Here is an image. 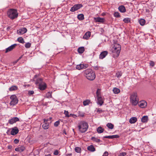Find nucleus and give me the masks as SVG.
Listing matches in <instances>:
<instances>
[{"label":"nucleus","mask_w":156,"mask_h":156,"mask_svg":"<svg viewBox=\"0 0 156 156\" xmlns=\"http://www.w3.org/2000/svg\"><path fill=\"white\" fill-rule=\"evenodd\" d=\"M85 76L88 80H93L96 77L95 72L90 69H87L83 71Z\"/></svg>","instance_id":"f257e3e1"},{"label":"nucleus","mask_w":156,"mask_h":156,"mask_svg":"<svg viewBox=\"0 0 156 156\" xmlns=\"http://www.w3.org/2000/svg\"><path fill=\"white\" fill-rule=\"evenodd\" d=\"M79 131L81 133H84L87 130L88 125L87 123L85 122H81L78 126Z\"/></svg>","instance_id":"f03ea898"},{"label":"nucleus","mask_w":156,"mask_h":156,"mask_svg":"<svg viewBox=\"0 0 156 156\" xmlns=\"http://www.w3.org/2000/svg\"><path fill=\"white\" fill-rule=\"evenodd\" d=\"M121 49V45L119 44L115 43L113 45L111 50L113 53L115 54L117 56H118Z\"/></svg>","instance_id":"7ed1b4c3"},{"label":"nucleus","mask_w":156,"mask_h":156,"mask_svg":"<svg viewBox=\"0 0 156 156\" xmlns=\"http://www.w3.org/2000/svg\"><path fill=\"white\" fill-rule=\"evenodd\" d=\"M137 94L136 92H133L130 96V99L131 103L134 105H136L138 103V100L137 98Z\"/></svg>","instance_id":"20e7f679"},{"label":"nucleus","mask_w":156,"mask_h":156,"mask_svg":"<svg viewBox=\"0 0 156 156\" xmlns=\"http://www.w3.org/2000/svg\"><path fill=\"white\" fill-rule=\"evenodd\" d=\"M7 15L9 18L12 20H13L17 17L18 13L17 10H8Z\"/></svg>","instance_id":"39448f33"},{"label":"nucleus","mask_w":156,"mask_h":156,"mask_svg":"<svg viewBox=\"0 0 156 156\" xmlns=\"http://www.w3.org/2000/svg\"><path fill=\"white\" fill-rule=\"evenodd\" d=\"M10 98L11 100V102L9 103L10 105L13 106L17 104L18 100L15 95L13 94L11 95Z\"/></svg>","instance_id":"423d86ee"},{"label":"nucleus","mask_w":156,"mask_h":156,"mask_svg":"<svg viewBox=\"0 0 156 156\" xmlns=\"http://www.w3.org/2000/svg\"><path fill=\"white\" fill-rule=\"evenodd\" d=\"M27 29L25 27H22L17 30V34L19 35H22L27 32Z\"/></svg>","instance_id":"0eeeda50"},{"label":"nucleus","mask_w":156,"mask_h":156,"mask_svg":"<svg viewBox=\"0 0 156 156\" xmlns=\"http://www.w3.org/2000/svg\"><path fill=\"white\" fill-rule=\"evenodd\" d=\"M48 121H49L48 119H44V123L42 125V127L44 129H47L49 128V124L47 122Z\"/></svg>","instance_id":"6e6552de"},{"label":"nucleus","mask_w":156,"mask_h":156,"mask_svg":"<svg viewBox=\"0 0 156 156\" xmlns=\"http://www.w3.org/2000/svg\"><path fill=\"white\" fill-rule=\"evenodd\" d=\"M19 120V119L18 118L15 117L9 119L8 122L11 124H12Z\"/></svg>","instance_id":"1a4fd4ad"},{"label":"nucleus","mask_w":156,"mask_h":156,"mask_svg":"<svg viewBox=\"0 0 156 156\" xmlns=\"http://www.w3.org/2000/svg\"><path fill=\"white\" fill-rule=\"evenodd\" d=\"M19 132V130L17 127H14L12 129L11 132V134L12 135H15L17 134Z\"/></svg>","instance_id":"9d476101"},{"label":"nucleus","mask_w":156,"mask_h":156,"mask_svg":"<svg viewBox=\"0 0 156 156\" xmlns=\"http://www.w3.org/2000/svg\"><path fill=\"white\" fill-rule=\"evenodd\" d=\"M83 7V5L81 4H75L71 7L70 10H78Z\"/></svg>","instance_id":"9b49d317"},{"label":"nucleus","mask_w":156,"mask_h":156,"mask_svg":"<svg viewBox=\"0 0 156 156\" xmlns=\"http://www.w3.org/2000/svg\"><path fill=\"white\" fill-rule=\"evenodd\" d=\"M17 44H15L6 48L5 51V53H7L9 51H11L13 49L15 48L16 46H17Z\"/></svg>","instance_id":"f8f14e48"},{"label":"nucleus","mask_w":156,"mask_h":156,"mask_svg":"<svg viewBox=\"0 0 156 156\" xmlns=\"http://www.w3.org/2000/svg\"><path fill=\"white\" fill-rule=\"evenodd\" d=\"M39 89L41 90H44L47 87V85L45 82L38 85Z\"/></svg>","instance_id":"ddd939ff"},{"label":"nucleus","mask_w":156,"mask_h":156,"mask_svg":"<svg viewBox=\"0 0 156 156\" xmlns=\"http://www.w3.org/2000/svg\"><path fill=\"white\" fill-rule=\"evenodd\" d=\"M97 98L98 104L100 106L102 105L104 103V101L102 98L101 96H98Z\"/></svg>","instance_id":"4468645a"},{"label":"nucleus","mask_w":156,"mask_h":156,"mask_svg":"<svg viewBox=\"0 0 156 156\" xmlns=\"http://www.w3.org/2000/svg\"><path fill=\"white\" fill-rule=\"evenodd\" d=\"M108 52L107 51H104L102 52L99 55V58L102 59L105 58L108 54Z\"/></svg>","instance_id":"2eb2a0df"},{"label":"nucleus","mask_w":156,"mask_h":156,"mask_svg":"<svg viewBox=\"0 0 156 156\" xmlns=\"http://www.w3.org/2000/svg\"><path fill=\"white\" fill-rule=\"evenodd\" d=\"M94 20L96 22L101 23H103L105 21V19L104 18H102L100 17L95 18H94Z\"/></svg>","instance_id":"dca6fc26"},{"label":"nucleus","mask_w":156,"mask_h":156,"mask_svg":"<svg viewBox=\"0 0 156 156\" xmlns=\"http://www.w3.org/2000/svg\"><path fill=\"white\" fill-rule=\"evenodd\" d=\"M138 105L141 108H143L146 106L147 103L145 101H142L139 102Z\"/></svg>","instance_id":"f3484780"},{"label":"nucleus","mask_w":156,"mask_h":156,"mask_svg":"<svg viewBox=\"0 0 156 156\" xmlns=\"http://www.w3.org/2000/svg\"><path fill=\"white\" fill-rule=\"evenodd\" d=\"M119 137V136L118 135H113L111 136H105L103 137V138L108 139L118 138Z\"/></svg>","instance_id":"a211bd4d"},{"label":"nucleus","mask_w":156,"mask_h":156,"mask_svg":"<svg viewBox=\"0 0 156 156\" xmlns=\"http://www.w3.org/2000/svg\"><path fill=\"white\" fill-rule=\"evenodd\" d=\"M87 149L88 151L92 152H93L95 151V148L92 145L88 146L87 147Z\"/></svg>","instance_id":"6ab92c4d"},{"label":"nucleus","mask_w":156,"mask_h":156,"mask_svg":"<svg viewBox=\"0 0 156 156\" xmlns=\"http://www.w3.org/2000/svg\"><path fill=\"white\" fill-rule=\"evenodd\" d=\"M90 35V32H87L83 37V38L86 40H88Z\"/></svg>","instance_id":"aec40b11"},{"label":"nucleus","mask_w":156,"mask_h":156,"mask_svg":"<svg viewBox=\"0 0 156 156\" xmlns=\"http://www.w3.org/2000/svg\"><path fill=\"white\" fill-rule=\"evenodd\" d=\"M43 79L41 78H38L37 79L35 84L37 86L44 83Z\"/></svg>","instance_id":"412c9836"},{"label":"nucleus","mask_w":156,"mask_h":156,"mask_svg":"<svg viewBox=\"0 0 156 156\" xmlns=\"http://www.w3.org/2000/svg\"><path fill=\"white\" fill-rule=\"evenodd\" d=\"M137 119L136 117H132L129 120V122L130 123L133 124L135 123L137 121Z\"/></svg>","instance_id":"4be33fe9"},{"label":"nucleus","mask_w":156,"mask_h":156,"mask_svg":"<svg viewBox=\"0 0 156 156\" xmlns=\"http://www.w3.org/2000/svg\"><path fill=\"white\" fill-rule=\"evenodd\" d=\"M148 120V117L147 116L145 115L143 116L141 119V122L143 123L147 122Z\"/></svg>","instance_id":"5701e85b"},{"label":"nucleus","mask_w":156,"mask_h":156,"mask_svg":"<svg viewBox=\"0 0 156 156\" xmlns=\"http://www.w3.org/2000/svg\"><path fill=\"white\" fill-rule=\"evenodd\" d=\"M84 48L83 47H79L77 50L78 52L80 54L83 53L84 52Z\"/></svg>","instance_id":"b1692460"},{"label":"nucleus","mask_w":156,"mask_h":156,"mask_svg":"<svg viewBox=\"0 0 156 156\" xmlns=\"http://www.w3.org/2000/svg\"><path fill=\"white\" fill-rule=\"evenodd\" d=\"M97 131L99 133H103L104 130V129L102 127L99 126L97 129Z\"/></svg>","instance_id":"393cba45"},{"label":"nucleus","mask_w":156,"mask_h":156,"mask_svg":"<svg viewBox=\"0 0 156 156\" xmlns=\"http://www.w3.org/2000/svg\"><path fill=\"white\" fill-rule=\"evenodd\" d=\"M91 139L93 141L97 143H99L101 142V140L100 139L94 137H92L91 138Z\"/></svg>","instance_id":"a878e982"},{"label":"nucleus","mask_w":156,"mask_h":156,"mask_svg":"<svg viewBox=\"0 0 156 156\" xmlns=\"http://www.w3.org/2000/svg\"><path fill=\"white\" fill-rule=\"evenodd\" d=\"M17 87L16 86H13L9 88V90L10 91H12L16 90L17 89Z\"/></svg>","instance_id":"bb28decb"},{"label":"nucleus","mask_w":156,"mask_h":156,"mask_svg":"<svg viewBox=\"0 0 156 156\" xmlns=\"http://www.w3.org/2000/svg\"><path fill=\"white\" fill-rule=\"evenodd\" d=\"M113 91L115 94H118L120 92V90L118 88L115 87L113 88Z\"/></svg>","instance_id":"cd10ccee"},{"label":"nucleus","mask_w":156,"mask_h":156,"mask_svg":"<svg viewBox=\"0 0 156 156\" xmlns=\"http://www.w3.org/2000/svg\"><path fill=\"white\" fill-rule=\"evenodd\" d=\"M78 19L80 20H82L84 19V15L82 14H78L77 16Z\"/></svg>","instance_id":"c85d7f7f"},{"label":"nucleus","mask_w":156,"mask_h":156,"mask_svg":"<svg viewBox=\"0 0 156 156\" xmlns=\"http://www.w3.org/2000/svg\"><path fill=\"white\" fill-rule=\"evenodd\" d=\"M106 126L108 128L111 129H113L114 127V125L110 123H108Z\"/></svg>","instance_id":"c756f323"},{"label":"nucleus","mask_w":156,"mask_h":156,"mask_svg":"<svg viewBox=\"0 0 156 156\" xmlns=\"http://www.w3.org/2000/svg\"><path fill=\"white\" fill-rule=\"evenodd\" d=\"M140 24L141 26H144L145 23V21L144 19H141L139 21Z\"/></svg>","instance_id":"7c9ffc66"},{"label":"nucleus","mask_w":156,"mask_h":156,"mask_svg":"<svg viewBox=\"0 0 156 156\" xmlns=\"http://www.w3.org/2000/svg\"><path fill=\"white\" fill-rule=\"evenodd\" d=\"M17 41L19 42L22 44H24L25 43L22 37L18 38Z\"/></svg>","instance_id":"2f4dec72"},{"label":"nucleus","mask_w":156,"mask_h":156,"mask_svg":"<svg viewBox=\"0 0 156 156\" xmlns=\"http://www.w3.org/2000/svg\"><path fill=\"white\" fill-rule=\"evenodd\" d=\"M123 21L125 23H130L131 21V20L130 18H125L123 19Z\"/></svg>","instance_id":"473e14b6"},{"label":"nucleus","mask_w":156,"mask_h":156,"mask_svg":"<svg viewBox=\"0 0 156 156\" xmlns=\"http://www.w3.org/2000/svg\"><path fill=\"white\" fill-rule=\"evenodd\" d=\"M75 151L77 153H80L81 152V149L79 147H76L75 148Z\"/></svg>","instance_id":"72a5a7b5"},{"label":"nucleus","mask_w":156,"mask_h":156,"mask_svg":"<svg viewBox=\"0 0 156 156\" xmlns=\"http://www.w3.org/2000/svg\"><path fill=\"white\" fill-rule=\"evenodd\" d=\"M76 69L79 70L82 69V64H80L79 65H77L76 66Z\"/></svg>","instance_id":"f704fd0d"},{"label":"nucleus","mask_w":156,"mask_h":156,"mask_svg":"<svg viewBox=\"0 0 156 156\" xmlns=\"http://www.w3.org/2000/svg\"><path fill=\"white\" fill-rule=\"evenodd\" d=\"M52 92H48L46 94V97L48 98H52Z\"/></svg>","instance_id":"c9c22d12"},{"label":"nucleus","mask_w":156,"mask_h":156,"mask_svg":"<svg viewBox=\"0 0 156 156\" xmlns=\"http://www.w3.org/2000/svg\"><path fill=\"white\" fill-rule=\"evenodd\" d=\"M122 73L121 72H118L116 73V76L118 78H120L122 75Z\"/></svg>","instance_id":"e433bc0d"},{"label":"nucleus","mask_w":156,"mask_h":156,"mask_svg":"<svg viewBox=\"0 0 156 156\" xmlns=\"http://www.w3.org/2000/svg\"><path fill=\"white\" fill-rule=\"evenodd\" d=\"M114 16L115 17L118 18L120 17L119 13L118 12H115L114 14Z\"/></svg>","instance_id":"4c0bfd02"},{"label":"nucleus","mask_w":156,"mask_h":156,"mask_svg":"<svg viewBox=\"0 0 156 156\" xmlns=\"http://www.w3.org/2000/svg\"><path fill=\"white\" fill-rule=\"evenodd\" d=\"M31 44L30 43H29V42H28L27 43H26L25 44V47L26 48H30L31 46Z\"/></svg>","instance_id":"58836bf2"},{"label":"nucleus","mask_w":156,"mask_h":156,"mask_svg":"<svg viewBox=\"0 0 156 156\" xmlns=\"http://www.w3.org/2000/svg\"><path fill=\"white\" fill-rule=\"evenodd\" d=\"M118 10H126V8L124 5H121L118 7Z\"/></svg>","instance_id":"ea45409f"},{"label":"nucleus","mask_w":156,"mask_h":156,"mask_svg":"<svg viewBox=\"0 0 156 156\" xmlns=\"http://www.w3.org/2000/svg\"><path fill=\"white\" fill-rule=\"evenodd\" d=\"M88 65L87 64H82V69H84L87 68L88 67Z\"/></svg>","instance_id":"a19ab883"},{"label":"nucleus","mask_w":156,"mask_h":156,"mask_svg":"<svg viewBox=\"0 0 156 156\" xmlns=\"http://www.w3.org/2000/svg\"><path fill=\"white\" fill-rule=\"evenodd\" d=\"M69 112L68 111H66V110L64 111V114L65 115V116L67 117H69Z\"/></svg>","instance_id":"79ce46f5"},{"label":"nucleus","mask_w":156,"mask_h":156,"mask_svg":"<svg viewBox=\"0 0 156 156\" xmlns=\"http://www.w3.org/2000/svg\"><path fill=\"white\" fill-rule=\"evenodd\" d=\"M20 152H23L25 150V148L23 146H21L19 147Z\"/></svg>","instance_id":"37998d69"},{"label":"nucleus","mask_w":156,"mask_h":156,"mask_svg":"<svg viewBox=\"0 0 156 156\" xmlns=\"http://www.w3.org/2000/svg\"><path fill=\"white\" fill-rule=\"evenodd\" d=\"M89 101L88 100H86L83 102V104L84 106H86L88 105Z\"/></svg>","instance_id":"c03bdc74"},{"label":"nucleus","mask_w":156,"mask_h":156,"mask_svg":"<svg viewBox=\"0 0 156 156\" xmlns=\"http://www.w3.org/2000/svg\"><path fill=\"white\" fill-rule=\"evenodd\" d=\"M59 123L60 122L59 121H57L56 122H55L54 124V125L55 126L57 127L59 125Z\"/></svg>","instance_id":"a18cd8bd"},{"label":"nucleus","mask_w":156,"mask_h":156,"mask_svg":"<svg viewBox=\"0 0 156 156\" xmlns=\"http://www.w3.org/2000/svg\"><path fill=\"white\" fill-rule=\"evenodd\" d=\"M104 112V111L102 110L100 108H98L97 109V113H101L103 112Z\"/></svg>","instance_id":"49530a36"},{"label":"nucleus","mask_w":156,"mask_h":156,"mask_svg":"<svg viewBox=\"0 0 156 156\" xmlns=\"http://www.w3.org/2000/svg\"><path fill=\"white\" fill-rule=\"evenodd\" d=\"M150 66L152 67H153L154 65V62L152 61H150Z\"/></svg>","instance_id":"de8ad7c7"},{"label":"nucleus","mask_w":156,"mask_h":156,"mask_svg":"<svg viewBox=\"0 0 156 156\" xmlns=\"http://www.w3.org/2000/svg\"><path fill=\"white\" fill-rule=\"evenodd\" d=\"M54 154L55 155H58V151L57 150H55L54 152Z\"/></svg>","instance_id":"09e8293b"},{"label":"nucleus","mask_w":156,"mask_h":156,"mask_svg":"<svg viewBox=\"0 0 156 156\" xmlns=\"http://www.w3.org/2000/svg\"><path fill=\"white\" fill-rule=\"evenodd\" d=\"M34 93V91L33 90L29 91L28 92V94L30 95H32Z\"/></svg>","instance_id":"8fccbe9b"},{"label":"nucleus","mask_w":156,"mask_h":156,"mask_svg":"<svg viewBox=\"0 0 156 156\" xmlns=\"http://www.w3.org/2000/svg\"><path fill=\"white\" fill-rule=\"evenodd\" d=\"M108 152L107 151H105L102 156H108Z\"/></svg>","instance_id":"3c124183"},{"label":"nucleus","mask_w":156,"mask_h":156,"mask_svg":"<svg viewBox=\"0 0 156 156\" xmlns=\"http://www.w3.org/2000/svg\"><path fill=\"white\" fill-rule=\"evenodd\" d=\"M99 90V89H98V90L96 92V94H97V97H98V96H100V93L99 92L98 90Z\"/></svg>","instance_id":"603ef678"},{"label":"nucleus","mask_w":156,"mask_h":156,"mask_svg":"<svg viewBox=\"0 0 156 156\" xmlns=\"http://www.w3.org/2000/svg\"><path fill=\"white\" fill-rule=\"evenodd\" d=\"M93 67L95 70H97L99 69L100 68V66H94Z\"/></svg>","instance_id":"864d4df0"},{"label":"nucleus","mask_w":156,"mask_h":156,"mask_svg":"<svg viewBox=\"0 0 156 156\" xmlns=\"http://www.w3.org/2000/svg\"><path fill=\"white\" fill-rule=\"evenodd\" d=\"M126 153L125 152H122V153H120V155H121L120 156H125L126 155Z\"/></svg>","instance_id":"5fc2aeb1"},{"label":"nucleus","mask_w":156,"mask_h":156,"mask_svg":"<svg viewBox=\"0 0 156 156\" xmlns=\"http://www.w3.org/2000/svg\"><path fill=\"white\" fill-rule=\"evenodd\" d=\"M14 143L16 144H17L19 142V140H18L16 139H15L14 141Z\"/></svg>","instance_id":"6e6d98bb"},{"label":"nucleus","mask_w":156,"mask_h":156,"mask_svg":"<svg viewBox=\"0 0 156 156\" xmlns=\"http://www.w3.org/2000/svg\"><path fill=\"white\" fill-rule=\"evenodd\" d=\"M15 151H17L20 152V150L19 147L16 148L15 149Z\"/></svg>","instance_id":"4d7b16f0"},{"label":"nucleus","mask_w":156,"mask_h":156,"mask_svg":"<svg viewBox=\"0 0 156 156\" xmlns=\"http://www.w3.org/2000/svg\"><path fill=\"white\" fill-rule=\"evenodd\" d=\"M48 103H51V102H46L44 104V105L46 106H47L48 105Z\"/></svg>","instance_id":"13d9d810"},{"label":"nucleus","mask_w":156,"mask_h":156,"mask_svg":"<svg viewBox=\"0 0 156 156\" xmlns=\"http://www.w3.org/2000/svg\"><path fill=\"white\" fill-rule=\"evenodd\" d=\"M69 117H73L74 116V114H70L69 115Z\"/></svg>","instance_id":"bf43d9fd"},{"label":"nucleus","mask_w":156,"mask_h":156,"mask_svg":"<svg viewBox=\"0 0 156 156\" xmlns=\"http://www.w3.org/2000/svg\"><path fill=\"white\" fill-rule=\"evenodd\" d=\"M126 10H119V11L122 13H124L125 12H126Z\"/></svg>","instance_id":"052dcab7"},{"label":"nucleus","mask_w":156,"mask_h":156,"mask_svg":"<svg viewBox=\"0 0 156 156\" xmlns=\"http://www.w3.org/2000/svg\"><path fill=\"white\" fill-rule=\"evenodd\" d=\"M52 119V118L51 117H49V119H48L49 120V121H51V119Z\"/></svg>","instance_id":"680f3d73"},{"label":"nucleus","mask_w":156,"mask_h":156,"mask_svg":"<svg viewBox=\"0 0 156 156\" xmlns=\"http://www.w3.org/2000/svg\"><path fill=\"white\" fill-rule=\"evenodd\" d=\"M105 13L103 12L101 14V16H104L105 15Z\"/></svg>","instance_id":"e2e57ef3"},{"label":"nucleus","mask_w":156,"mask_h":156,"mask_svg":"<svg viewBox=\"0 0 156 156\" xmlns=\"http://www.w3.org/2000/svg\"><path fill=\"white\" fill-rule=\"evenodd\" d=\"M45 156H51V154H47V155H45Z\"/></svg>","instance_id":"0e129e2a"},{"label":"nucleus","mask_w":156,"mask_h":156,"mask_svg":"<svg viewBox=\"0 0 156 156\" xmlns=\"http://www.w3.org/2000/svg\"><path fill=\"white\" fill-rule=\"evenodd\" d=\"M76 117H77V116L76 115L74 114V116H73V117L75 118Z\"/></svg>","instance_id":"69168bd1"},{"label":"nucleus","mask_w":156,"mask_h":156,"mask_svg":"<svg viewBox=\"0 0 156 156\" xmlns=\"http://www.w3.org/2000/svg\"><path fill=\"white\" fill-rule=\"evenodd\" d=\"M63 133H64L65 135H66L67 134V133L66 132V131H64Z\"/></svg>","instance_id":"338daca9"},{"label":"nucleus","mask_w":156,"mask_h":156,"mask_svg":"<svg viewBox=\"0 0 156 156\" xmlns=\"http://www.w3.org/2000/svg\"><path fill=\"white\" fill-rule=\"evenodd\" d=\"M8 10H16V9H9Z\"/></svg>","instance_id":"774afa93"}]
</instances>
